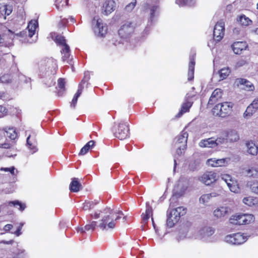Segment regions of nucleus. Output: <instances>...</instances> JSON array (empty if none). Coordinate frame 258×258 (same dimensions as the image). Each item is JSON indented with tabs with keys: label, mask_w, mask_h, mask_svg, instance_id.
<instances>
[{
	"label": "nucleus",
	"mask_w": 258,
	"mask_h": 258,
	"mask_svg": "<svg viewBox=\"0 0 258 258\" xmlns=\"http://www.w3.org/2000/svg\"><path fill=\"white\" fill-rule=\"evenodd\" d=\"M123 215L121 211L119 210H114L110 208L106 207L102 211H96L91 216L94 219L101 218L97 226L102 230H108L113 229L117 220L120 219L121 216Z\"/></svg>",
	"instance_id": "1"
},
{
	"label": "nucleus",
	"mask_w": 258,
	"mask_h": 258,
	"mask_svg": "<svg viewBox=\"0 0 258 258\" xmlns=\"http://www.w3.org/2000/svg\"><path fill=\"white\" fill-rule=\"evenodd\" d=\"M57 70L55 59L52 57L43 58L38 63V75L43 79V82L48 87L55 84L54 75Z\"/></svg>",
	"instance_id": "2"
},
{
	"label": "nucleus",
	"mask_w": 258,
	"mask_h": 258,
	"mask_svg": "<svg viewBox=\"0 0 258 258\" xmlns=\"http://www.w3.org/2000/svg\"><path fill=\"white\" fill-rule=\"evenodd\" d=\"M233 103L231 102H224L219 103L213 109V114L221 117L229 116L232 111Z\"/></svg>",
	"instance_id": "3"
},
{
	"label": "nucleus",
	"mask_w": 258,
	"mask_h": 258,
	"mask_svg": "<svg viewBox=\"0 0 258 258\" xmlns=\"http://www.w3.org/2000/svg\"><path fill=\"white\" fill-rule=\"evenodd\" d=\"M144 8L148 16L147 25H152L157 21L160 13L159 7L157 5L146 3L144 4Z\"/></svg>",
	"instance_id": "4"
},
{
	"label": "nucleus",
	"mask_w": 258,
	"mask_h": 258,
	"mask_svg": "<svg viewBox=\"0 0 258 258\" xmlns=\"http://www.w3.org/2000/svg\"><path fill=\"white\" fill-rule=\"evenodd\" d=\"M254 217L252 214H235L231 216L229 222L233 225H246L254 222Z\"/></svg>",
	"instance_id": "5"
},
{
	"label": "nucleus",
	"mask_w": 258,
	"mask_h": 258,
	"mask_svg": "<svg viewBox=\"0 0 258 258\" xmlns=\"http://www.w3.org/2000/svg\"><path fill=\"white\" fill-rule=\"evenodd\" d=\"M248 237L245 233L238 232L226 235L224 241L230 245H238L244 243Z\"/></svg>",
	"instance_id": "6"
},
{
	"label": "nucleus",
	"mask_w": 258,
	"mask_h": 258,
	"mask_svg": "<svg viewBox=\"0 0 258 258\" xmlns=\"http://www.w3.org/2000/svg\"><path fill=\"white\" fill-rule=\"evenodd\" d=\"M187 138V133L182 131L180 135L175 138L174 146L176 150V154L178 155H181L186 149Z\"/></svg>",
	"instance_id": "7"
},
{
	"label": "nucleus",
	"mask_w": 258,
	"mask_h": 258,
	"mask_svg": "<svg viewBox=\"0 0 258 258\" xmlns=\"http://www.w3.org/2000/svg\"><path fill=\"white\" fill-rule=\"evenodd\" d=\"M114 136L120 140L126 138L129 134V128L127 123L120 122L115 125L113 128Z\"/></svg>",
	"instance_id": "8"
},
{
	"label": "nucleus",
	"mask_w": 258,
	"mask_h": 258,
	"mask_svg": "<svg viewBox=\"0 0 258 258\" xmlns=\"http://www.w3.org/2000/svg\"><path fill=\"white\" fill-rule=\"evenodd\" d=\"M92 25L94 33L98 37H103L106 34L107 26L103 24L101 19L94 17L92 20Z\"/></svg>",
	"instance_id": "9"
},
{
	"label": "nucleus",
	"mask_w": 258,
	"mask_h": 258,
	"mask_svg": "<svg viewBox=\"0 0 258 258\" xmlns=\"http://www.w3.org/2000/svg\"><path fill=\"white\" fill-rule=\"evenodd\" d=\"M221 178L227 184L229 189L231 191L234 193H238L240 191V188L237 183V181L233 179L229 174H224L221 176Z\"/></svg>",
	"instance_id": "10"
},
{
	"label": "nucleus",
	"mask_w": 258,
	"mask_h": 258,
	"mask_svg": "<svg viewBox=\"0 0 258 258\" xmlns=\"http://www.w3.org/2000/svg\"><path fill=\"white\" fill-rule=\"evenodd\" d=\"M225 31V24L222 21L218 22L213 30V38L216 42H219L223 37Z\"/></svg>",
	"instance_id": "11"
},
{
	"label": "nucleus",
	"mask_w": 258,
	"mask_h": 258,
	"mask_svg": "<svg viewBox=\"0 0 258 258\" xmlns=\"http://www.w3.org/2000/svg\"><path fill=\"white\" fill-rule=\"evenodd\" d=\"M231 212V208L227 206H219L215 208L213 212L214 217L217 219L222 220L227 215Z\"/></svg>",
	"instance_id": "12"
},
{
	"label": "nucleus",
	"mask_w": 258,
	"mask_h": 258,
	"mask_svg": "<svg viewBox=\"0 0 258 258\" xmlns=\"http://www.w3.org/2000/svg\"><path fill=\"white\" fill-rule=\"evenodd\" d=\"M218 179V175L213 171L206 172L199 178L200 181L207 185L215 182Z\"/></svg>",
	"instance_id": "13"
},
{
	"label": "nucleus",
	"mask_w": 258,
	"mask_h": 258,
	"mask_svg": "<svg viewBox=\"0 0 258 258\" xmlns=\"http://www.w3.org/2000/svg\"><path fill=\"white\" fill-rule=\"evenodd\" d=\"M134 30V26L131 22H126L118 30V35L122 38L129 36Z\"/></svg>",
	"instance_id": "14"
},
{
	"label": "nucleus",
	"mask_w": 258,
	"mask_h": 258,
	"mask_svg": "<svg viewBox=\"0 0 258 258\" xmlns=\"http://www.w3.org/2000/svg\"><path fill=\"white\" fill-rule=\"evenodd\" d=\"M31 79L28 78L20 72H17L12 75V85L18 86L23 83L26 84L30 83Z\"/></svg>",
	"instance_id": "15"
},
{
	"label": "nucleus",
	"mask_w": 258,
	"mask_h": 258,
	"mask_svg": "<svg viewBox=\"0 0 258 258\" xmlns=\"http://www.w3.org/2000/svg\"><path fill=\"white\" fill-rule=\"evenodd\" d=\"M221 143V139L214 140L211 138L201 140L199 143V146L202 148H213Z\"/></svg>",
	"instance_id": "16"
},
{
	"label": "nucleus",
	"mask_w": 258,
	"mask_h": 258,
	"mask_svg": "<svg viewBox=\"0 0 258 258\" xmlns=\"http://www.w3.org/2000/svg\"><path fill=\"white\" fill-rule=\"evenodd\" d=\"M258 109V97L254 99L252 103L248 106L244 113V117L251 116Z\"/></svg>",
	"instance_id": "17"
},
{
	"label": "nucleus",
	"mask_w": 258,
	"mask_h": 258,
	"mask_svg": "<svg viewBox=\"0 0 258 258\" xmlns=\"http://www.w3.org/2000/svg\"><path fill=\"white\" fill-rule=\"evenodd\" d=\"M115 3L113 0H106L103 6V13L108 15L115 10Z\"/></svg>",
	"instance_id": "18"
},
{
	"label": "nucleus",
	"mask_w": 258,
	"mask_h": 258,
	"mask_svg": "<svg viewBox=\"0 0 258 258\" xmlns=\"http://www.w3.org/2000/svg\"><path fill=\"white\" fill-rule=\"evenodd\" d=\"M207 163L212 167H221L225 166L227 163V158L217 159L216 158L209 159Z\"/></svg>",
	"instance_id": "19"
},
{
	"label": "nucleus",
	"mask_w": 258,
	"mask_h": 258,
	"mask_svg": "<svg viewBox=\"0 0 258 258\" xmlns=\"http://www.w3.org/2000/svg\"><path fill=\"white\" fill-rule=\"evenodd\" d=\"M220 194L219 192H213L210 194H207L203 195L199 199V202L201 204L204 205H207L212 198H215L219 196Z\"/></svg>",
	"instance_id": "20"
},
{
	"label": "nucleus",
	"mask_w": 258,
	"mask_h": 258,
	"mask_svg": "<svg viewBox=\"0 0 258 258\" xmlns=\"http://www.w3.org/2000/svg\"><path fill=\"white\" fill-rule=\"evenodd\" d=\"M215 232V229L211 227H205L201 229L199 231L200 238L204 240L212 235Z\"/></svg>",
	"instance_id": "21"
},
{
	"label": "nucleus",
	"mask_w": 258,
	"mask_h": 258,
	"mask_svg": "<svg viewBox=\"0 0 258 258\" xmlns=\"http://www.w3.org/2000/svg\"><path fill=\"white\" fill-rule=\"evenodd\" d=\"M247 47V45L246 42L242 41L235 42L232 45L233 52L237 54H240L242 51L245 50Z\"/></svg>",
	"instance_id": "22"
},
{
	"label": "nucleus",
	"mask_w": 258,
	"mask_h": 258,
	"mask_svg": "<svg viewBox=\"0 0 258 258\" xmlns=\"http://www.w3.org/2000/svg\"><path fill=\"white\" fill-rule=\"evenodd\" d=\"M12 10V6L0 4V17H3L4 19H6V16H9L11 14Z\"/></svg>",
	"instance_id": "23"
},
{
	"label": "nucleus",
	"mask_w": 258,
	"mask_h": 258,
	"mask_svg": "<svg viewBox=\"0 0 258 258\" xmlns=\"http://www.w3.org/2000/svg\"><path fill=\"white\" fill-rule=\"evenodd\" d=\"M222 91L221 89L217 88L213 92L208 102L209 104L213 105L222 97Z\"/></svg>",
	"instance_id": "24"
},
{
	"label": "nucleus",
	"mask_w": 258,
	"mask_h": 258,
	"mask_svg": "<svg viewBox=\"0 0 258 258\" xmlns=\"http://www.w3.org/2000/svg\"><path fill=\"white\" fill-rule=\"evenodd\" d=\"M236 82L238 84L243 85V87L242 88L247 91H253L254 89V87L253 84L246 79L242 78L238 79L236 80Z\"/></svg>",
	"instance_id": "25"
},
{
	"label": "nucleus",
	"mask_w": 258,
	"mask_h": 258,
	"mask_svg": "<svg viewBox=\"0 0 258 258\" xmlns=\"http://www.w3.org/2000/svg\"><path fill=\"white\" fill-rule=\"evenodd\" d=\"M190 61L188 65V80L191 81L194 78V70L195 61L194 56L190 57Z\"/></svg>",
	"instance_id": "26"
},
{
	"label": "nucleus",
	"mask_w": 258,
	"mask_h": 258,
	"mask_svg": "<svg viewBox=\"0 0 258 258\" xmlns=\"http://www.w3.org/2000/svg\"><path fill=\"white\" fill-rule=\"evenodd\" d=\"M37 143L34 137H31L29 135L27 138V145L29 149L34 153L37 151L36 148Z\"/></svg>",
	"instance_id": "27"
},
{
	"label": "nucleus",
	"mask_w": 258,
	"mask_h": 258,
	"mask_svg": "<svg viewBox=\"0 0 258 258\" xmlns=\"http://www.w3.org/2000/svg\"><path fill=\"white\" fill-rule=\"evenodd\" d=\"M38 24L36 20H31L28 24L27 29L28 31V37L31 38L35 34L36 29Z\"/></svg>",
	"instance_id": "28"
},
{
	"label": "nucleus",
	"mask_w": 258,
	"mask_h": 258,
	"mask_svg": "<svg viewBox=\"0 0 258 258\" xmlns=\"http://www.w3.org/2000/svg\"><path fill=\"white\" fill-rule=\"evenodd\" d=\"M167 213L166 224L168 227L171 228L179 221V219L173 215H171V211L169 210L167 211Z\"/></svg>",
	"instance_id": "29"
},
{
	"label": "nucleus",
	"mask_w": 258,
	"mask_h": 258,
	"mask_svg": "<svg viewBox=\"0 0 258 258\" xmlns=\"http://www.w3.org/2000/svg\"><path fill=\"white\" fill-rule=\"evenodd\" d=\"M82 188L81 184L77 178H74L70 185V189L72 192H78Z\"/></svg>",
	"instance_id": "30"
},
{
	"label": "nucleus",
	"mask_w": 258,
	"mask_h": 258,
	"mask_svg": "<svg viewBox=\"0 0 258 258\" xmlns=\"http://www.w3.org/2000/svg\"><path fill=\"white\" fill-rule=\"evenodd\" d=\"M246 146L247 149V151L249 154L252 155H257L258 147L254 142L252 141L248 142L246 144Z\"/></svg>",
	"instance_id": "31"
},
{
	"label": "nucleus",
	"mask_w": 258,
	"mask_h": 258,
	"mask_svg": "<svg viewBox=\"0 0 258 258\" xmlns=\"http://www.w3.org/2000/svg\"><path fill=\"white\" fill-rule=\"evenodd\" d=\"M170 211L171 214L173 215L179 220L181 216L185 214L186 209L183 207H179Z\"/></svg>",
	"instance_id": "32"
},
{
	"label": "nucleus",
	"mask_w": 258,
	"mask_h": 258,
	"mask_svg": "<svg viewBox=\"0 0 258 258\" xmlns=\"http://www.w3.org/2000/svg\"><path fill=\"white\" fill-rule=\"evenodd\" d=\"M153 210L152 207L150 206L149 203L147 202L146 204L145 213H143L142 218L144 222H147L150 216H152Z\"/></svg>",
	"instance_id": "33"
},
{
	"label": "nucleus",
	"mask_w": 258,
	"mask_h": 258,
	"mask_svg": "<svg viewBox=\"0 0 258 258\" xmlns=\"http://www.w3.org/2000/svg\"><path fill=\"white\" fill-rule=\"evenodd\" d=\"M246 186L252 193L258 195V180L248 181L247 182Z\"/></svg>",
	"instance_id": "34"
},
{
	"label": "nucleus",
	"mask_w": 258,
	"mask_h": 258,
	"mask_svg": "<svg viewBox=\"0 0 258 258\" xmlns=\"http://www.w3.org/2000/svg\"><path fill=\"white\" fill-rule=\"evenodd\" d=\"M66 81L64 79L59 78L57 81V94L59 96H62L65 93Z\"/></svg>",
	"instance_id": "35"
},
{
	"label": "nucleus",
	"mask_w": 258,
	"mask_h": 258,
	"mask_svg": "<svg viewBox=\"0 0 258 258\" xmlns=\"http://www.w3.org/2000/svg\"><path fill=\"white\" fill-rule=\"evenodd\" d=\"M84 89V86L82 84H79L78 89L77 93L75 94L73 99L71 103V107L73 108H75L77 103L78 98L80 97L81 94H82V91Z\"/></svg>",
	"instance_id": "36"
},
{
	"label": "nucleus",
	"mask_w": 258,
	"mask_h": 258,
	"mask_svg": "<svg viewBox=\"0 0 258 258\" xmlns=\"http://www.w3.org/2000/svg\"><path fill=\"white\" fill-rule=\"evenodd\" d=\"M242 202L245 205L251 207L257 204V199L253 196H248L244 198Z\"/></svg>",
	"instance_id": "37"
},
{
	"label": "nucleus",
	"mask_w": 258,
	"mask_h": 258,
	"mask_svg": "<svg viewBox=\"0 0 258 258\" xmlns=\"http://www.w3.org/2000/svg\"><path fill=\"white\" fill-rule=\"evenodd\" d=\"M247 175L253 178H258V166H252L245 170Z\"/></svg>",
	"instance_id": "38"
},
{
	"label": "nucleus",
	"mask_w": 258,
	"mask_h": 258,
	"mask_svg": "<svg viewBox=\"0 0 258 258\" xmlns=\"http://www.w3.org/2000/svg\"><path fill=\"white\" fill-rule=\"evenodd\" d=\"M52 38L54 39L55 42L62 46V48L64 47V45H67L66 43V40L63 36L56 34L55 33L51 34Z\"/></svg>",
	"instance_id": "39"
},
{
	"label": "nucleus",
	"mask_w": 258,
	"mask_h": 258,
	"mask_svg": "<svg viewBox=\"0 0 258 258\" xmlns=\"http://www.w3.org/2000/svg\"><path fill=\"white\" fill-rule=\"evenodd\" d=\"M227 139L231 142H236L239 140V135L236 131L231 130L227 133Z\"/></svg>",
	"instance_id": "40"
},
{
	"label": "nucleus",
	"mask_w": 258,
	"mask_h": 258,
	"mask_svg": "<svg viewBox=\"0 0 258 258\" xmlns=\"http://www.w3.org/2000/svg\"><path fill=\"white\" fill-rule=\"evenodd\" d=\"M61 52L62 54V59L63 61H67L70 56V49L68 45H64V47L62 48Z\"/></svg>",
	"instance_id": "41"
},
{
	"label": "nucleus",
	"mask_w": 258,
	"mask_h": 258,
	"mask_svg": "<svg viewBox=\"0 0 258 258\" xmlns=\"http://www.w3.org/2000/svg\"><path fill=\"white\" fill-rule=\"evenodd\" d=\"M95 144V142L91 140L88 142L80 150L79 155H84L86 154L90 150V149L93 147Z\"/></svg>",
	"instance_id": "42"
},
{
	"label": "nucleus",
	"mask_w": 258,
	"mask_h": 258,
	"mask_svg": "<svg viewBox=\"0 0 258 258\" xmlns=\"http://www.w3.org/2000/svg\"><path fill=\"white\" fill-rule=\"evenodd\" d=\"M192 105V103L190 102H186L184 103L181 107V110L176 115V116L178 117H180L184 113L187 112L190 107Z\"/></svg>",
	"instance_id": "43"
},
{
	"label": "nucleus",
	"mask_w": 258,
	"mask_h": 258,
	"mask_svg": "<svg viewBox=\"0 0 258 258\" xmlns=\"http://www.w3.org/2000/svg\"><path fill=\"white\" fill-rule=\"evenodd\" d=\"M237 21L243 26H248L252 24V21L244 15L240 16L237 18Z\"/></svg>",
	"instance_id": "44"
},
{
	"label": "nucleus",
	"mask_w": 258,
	"mask_h": 258,
	"mask_svg": "<svg viewBox=\"0 0 258 258\" xmlns=\"http://www.w3.org/2000/svg\"><path fill=\"white\" fill-rule=\"evenodd\" d=\"M175 3L179 7L192 6L195 4V0H176Z\"/></svg>",
	"instance_id": "45"
},
{
	"label": "nucleus",
	"mask_w": 258,
	"mask_h": 258,
	"mask_svg": "<svg viewBox=\"0 0 258 258\" xmlns=\"http://www.w3.org/2000/svg\"><path fill=\"white\" fill-rule=\"evenodd\" d=\"M4 133L5 135L4 136H6L11 140H14L17 137V134L13 128H9V129L6 130Z\"/></svg>",
	"instance_id": "46"
},
{
	"label": "nucleus",
	"mask_w": 258,
	"mask_h": 258,
	"mask_svg": "<svg viewBox=\"0 0 258 258\" xmlns=\"http://www.w3.org/2000/svg\"><path fill=\"white\" fill-rule=\"evenodd\" d=\"M0 83L12 84V75L5 74L0 76Z\"/></svg>",
	"instance_id": "47"
},
{
	"label": "nucleus",
	"mask_w": 258,
	"mask_h": 258,
	"mask_svg": "<svg viewBox=\"0 0 258 258\" xmlns=\"http://www.w3.org/2000/svg\"><path fill=\"white\" fill-rule=\"evenodd\" d=\"M230 71L228 68H225L219 71L220 78L221 80L226 79L229 75Z\"/></svg>",
	"instance_id": "48"
},
{
	"label": "nucleus",
	"mask_w": 258,
	"mask_h": 258,
	"mask_svg": "<svg viewBox=\"0 0 258 258\" xmlns=\"http://www.w3.org/2000/svg\"><path fill=\"white\" fill-rule=\"evenodd\" d=\"M98 203L96 201H85L83 204V209L84 210H89L92 209Z\"/></svg>",
	"instance_id": "49"
},
{
	"label": "nucleus",
	"mask_w": 258,
	"mask_h": 258,
	"mask_svg": "<svg viewBox=\"0 0 258 258\" xmlns=\"http://www.w3.org/2000/svg\"><path fill=\"white\" fill-rule=\"evenodd\" d=\"M0 170L5 171V172H9L10 174L12 176H16L18 173V171L16 169L14 166H12L11 167H2L0 169Z\"/></svg>",
	"instance_id": "50"
},
{
	"label": "nucleus",
	"mask_w": 258,
	"mask_h": 258,
	"mask_svg": "<svg viewBox=\"0 0 258 258\" xmlns=\"http://www.w3.org/2000/svg\"><path fill=\"white\" fill-rule=\"evenodd\" d=\"M68 0H55V5L57 9H60L68 5Z\"/></svg>",
	"instance_id": "51"
},
{
	"label": "nucleus",
	"mask_w": 258,
	"mask_h": 258,
	"mask_svg": "<svg viewBox=\"0 0 258 258\" xmlns=\"http://www.w3.org/2000/svg\"><path fill=\"white\" fill-rule=\"evenodd\" d=\"M97 226V222L96 221H92L90 224L86 225L84 228L86 231L92 230L93 231Z\"/></svg>",
	"instance_id": "52"
},
{
	"label": "nucleus",
	"mask_w": 258,
	"mask_h": 258,
	"mask_svg": "<svg viewBox=\"0 0 258 258\" xmlns=\"http://www.w3.org/2000/svg\"><path fill=\"white\" fill-rule=\"evenodd\" d=\"M136 4H137V1L136 0H133L131 3L128 4L125 7L126 11H128V12L132 11L134 9V8H135Z\"/></svg>",
	"instance_id": "53"
},
{
	"label": "nucleus",
	"mask_w": 258,
	"mask_h": 258,
	"mask_svg": "<svg viewBox=\"0 0 258 258\" xmlns=\"http://www.w3.org/2000/svg\"><path fill=\"white\" fill-rule=\"evenodd\" d=\"M90 79V75L89 74V73L86 72L84 74V79L82 80L80 84H82V85L84 86V84L86 83Z\"/></svg>",
	"instance_id": "54"
},
{
	"label": "nucleus",
	"mask_w": 258,
	"mask_h": 258,
	"mask_svg": "<svg viewBox=\"0 0 258 258\" xmlns=\"http://www.w3.org/2000/svg\"><path fill=\"white\" fill-rule=\"evenodd\" d=\"M246 63V60H245L244 59H240L236 62L235 66L236 68H239L245 65Z\"/></svg>",
	"instance_id": "55"
},
{
	"label": "nucleus",
	"mask_w": 258,
	"mask_h": 258,
	"mask_svg": "<svg viewBox=\"0 0 258 258\" xmlns=\"http://www.w3.org/2000/svg\"><path fill=\"white\" fill-rule=\"evenodd\" d=\"M186 234L185 232H180L176 237V239L178 241L183 240L185 238Z\"/></svg>",
	"instance_id": "56"
},
{
	"label": "nucleus",
	"mask_w": 258,
	"mask_h": 258,
	"mask_svg": "<svg viewBox=\"0 0 258 258\" xmlns=\"http://www.w3.org/2000/svg\"><path fill=\"white\" fill-rule=\"evenodd\" d=\"M7 113L6 108L2 105H0V117H3Z\"/></svg>",
	"instance_id": "57"
},
{
	"label": "nucleus",
	"mask_w": 258,
	"mask_h": 258,
	"mask_svg": "<svg viewBox=\"0 0 258 258\" xmlns=\"http://www.w3.org/2000/svg\"><path fill=\"white\" fill-rule=\"evenodd\" d=\"M22 226H19L17 230L14 232V233L12 232V233H14V234H15L17 236H19L20 235H21L22 234V232H21V230H22Z\"/></svg>",
	"instance_id": "58"
},
{
	"label": "nucleus",
	"mask_w": 258,
	"mask_h": 258,
	"mask_svg": "<svg viewBox=\"0 0 258 258\" xmlns=\"http://www.w3.org/2000/svg\"><path fill=\"white\" fill-rule=\"evenodd\" d=\"M13 227V225L10 224H7L4 227L3 230L6 232H9Z\"/></svg>",
	"instance_id": "59"
},
{
	"label": "nucleus",
	"mask_w": 258,
	"mask_h": 258,
	"mask_svg": "<svg viewBox=\"0 0 258 258\" xmlns=\"http://www.w3.org/2000/svg\"><path fill=\"white\" fill-rule=\"evenodd\" d=\"M13 145L8 143H5L4 144H2L0 145V147L2 148L5 149H9Z\"/></svg>",
	"instance_id": "60"
},
{
	"label": "nucleus",
	"mask_w": 258,
	"mask_h": 258,
	"mask_svg": "<svg viewBox=\"0 0 258 258\" xmlns=\"http://www.w3.org/2000/svg\"><path fill=\"white\" fill-rule=\"evenodd\" d=\"M14 242V241L13 240H11L10 241L2 240L0 241V243H3L5 244H12Z\"/></svg>",
	"instance_id": "61"
},
{
	"label": "nucleus",
	"mask_w": 258,
	"mask_h": 258,
	"mask_svg": "<svg viewBox=\"0 0 258 258\" xmlns=\"http://www.w3.org/2000/svg\"><path fill=\"white\" fill-rule=\"evenodd\" d=\"M77 230L78 232H80L81 233H83L85 232V231H86V230H85L84 227V228L79 227V228H78Z\"/></svg>",
	"instance_id": "62"
},
{
	"label": "nucleus",
	"mask_w": 258,
	"mask_h": 258,
	"mask_svg": "<svg viewBox=\"0 0 258 258\" xmlns=\"http://www.w3.org/2000/svg\"><path fill=\"white\" fill-rule=\"evenodd\" d=\"M150 31V29L148 27H147L144 30L143 33L144 34H145L146 35H147Z\"/></svg>",
	"instance_id": "63"
},
{
	"label": "nucleus",
	"mask_w": 258,
	"mask_h": 258,
	"mask_svg": "<svg viewBox=\"0 0 258 258\" xmlns=\"http://www.w3.org/2000/svg\"><path fill=\"white\" fill-rule=\"evenodd\" d=\"M6 97L4 92L0 91V99H2Z\"/></svg>",
	"instance_id": "64"
}]
</instances>
